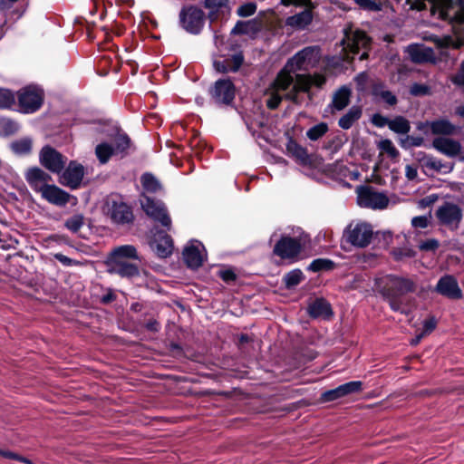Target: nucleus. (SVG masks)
Segmentation results:
<instances>
[{
  "mask_svg": "<svg viewBox=\"0 0 464 464\" xmlns=\"http://www.w3.org/2000/svg\"><path fill=\"white\" fill-rule=\"evenodd\" d=\"M320 59L321 50L317 46L305 47L288 59L266 91V106L276 109L284 99L295 102L299 92H306L312 86L322 87L326 82L324 74L297 73L314 68Z\"/></svg>",
  "mask_w": 464,
  "mask_h": 464,
  "instance_id": "obj_1",
  "label": "nucleus"
},
{
  "mask_svg": "<svg viewBox=\"0 0 464 464\" xmlns=\"http://www.w3.org/2000/svg\"><path fill=\"white\" fill-rule=\"evenodd\" d=\"M374 286L376 291L389 300L390 305L394 311H400L401 309V305L398 302L400 296L415 291V284L413 281L392 275L377 277Z\"/></svg>",
  "mask_w": 464,
  "mask_h": 464,
  "instance_id": "obj_2",
  "label": "nucleus"
},
{
  "mask_svg": "<svg viewBox=\"0 0 464 464\" xmlns=\"http://www.w3.org/2000/svg\"><path fill=\"white\" fill-rule=\"evenodd\" d=\"M374 235L371 223L362 220L352 221L343 230V241L357 248L367 247Z\"/></svg>",
  "mask_w": 464,
  "mask_h": 464,
  "instance_id": "obj_3",
  "label": "nucleus"
},
{
  "mask_svg": "<svg viewBox=\"0 0 464 464\" xmlns=\"http://www.w3.org/2000/svg\"><path fill=\"white\" fill-rule=\"evenodd\" d=\"M430 13L434 17L450 24H464V0H429Z\"/></svg>",
  "mask_w": 464,
  "mask_h": 464,
  "instance_id": "obj_4",
  "label": "nucleus"
},
{
  "mask_svg": "<svg viewBox=\"0 0 464 464\" xmlns=\"http://www.w3.org/2000/svg\"><path fill=\"white\" fill-rule=\"evenodd\" d=\"M285 6H299L304 9L294 15L288 16L285 20V25L295 30L305 29L313 21L314 5L311 0H281Z\"/></svg>",
  "mask_w": 464,
  "mask_h": 464,
  "instance_id": "obj_5",
  "label": "nucleus"
},
{
  "mask_svg": "<svg viewBox=\"0 0 464 464\" xmlns=\"http://www.w3.org/2000/svg\"><path fill=\"white\" fill-rule=\"evenodd\" d=\"M344 38L342 41L343 45V50L346 53V56H349V53L353 55L358 54L360 50L362 51L360 60H364L368 57V46L370 44V40L364 32L360 30H345L344 31ZM348 59V57H346Z\"/></svg>",
  "mask_w": 464,
  "mask_h": 464,
  "instance_id": "obj_6",
  "label": "nucleus"
},
{
  "mask_svg": "<svg viewBox=\"0 0 464 464\" xmlns=\"http://www.w3.org/2000/svg\"><path fill=\"white\" fill-rule=\"evenodd\" d=\"M44 101V92L36 86H27L18 92L20 111L33 113L40 109Z\"/></svg>",
  "mask_w": 464,
  "mask_h": 464,
  "instance_id": "obj_7",
  "label": "nucleus"
},
{
  "mask_svg": "<svg viewBox=\"0 0 464 464\" xmlns=\"http://www.w3.org/2000/svg\"><path fill=\"white\" fill-rule=\"evenodd\" d=\"M357 202L362 208L384 209L389 205L386 194L369 187H362L357 190Z\"/></svg>",
  "mask_w": 464,
  "mask_h": 464,
  "instance_id": "obj_8",
  "label": "nucleus"
},
{
  "mask_svg": "<svg viewBox=\"0 0 464 464\" xmlns=\"http://www.w3.org/2000/svg\"><path fill=\"white\" fill-rule=\"evenodd\" d=\"M179 21L187 32L197 34L203 27L204 13L195 6L184 7L179 13Z\"/></svg>",
  "mask_w": 464,
  "mask_h": 464,
  "instance_id": "obj_9",
  "label": "nucleus"
},
{
  "mask_svg": "<svg viewBox=\"0 0 464 464\" xmlns=\"http://www.w3.org/2000/svg\"><path fill=\"white\" fill-rule=\"evenodd\" d=\"M301 249L302 242L300 238L282 236L274 246V253L282 259L295 261Z\"/></svg>",
  "mask_w": 464,
  "mask_h": 464,
  "instance_id": "obj_10",
  "label": "nucleus"
},
{
  "mask_svg": "<svg viewBox=\"0 0 464 464\" xmlns=\"http://www.w3.org/2000/svg\"><path fill=\"white\" fill-rule=\"evenodd\" d=\"M141 208L146 214L153 218L155 221L160 222L163 227L169 228L171 226V219L164 204L159 200H154L149 197H144L140 200Z\"/></svg>",
  "mask_w": 464,
  "mask_h": 464,
  "instance_id": "obj_11",
  "label": "nucleus"
},
{
  "mask_svg": "<svg viewBox=\"0 0 464 464\" xmlns=\"http://www.w3.org/2000/svg\"><path fill=\"white\" fill-rule=\"evenodd\" d=\"M436 217L440 224L455 229L462 218V210L457 204L445 202L438 208Z\"/></svg>",
  "mask_w": 464,
  "mask_h": 464,
  "instance_id": "obj_12",
  "label": "nucleus"
},
{
  "mask_svg": "<svg viewBox=\"0 0 464 464\" xmlns=\"http://www.w3.org/2000/svg\"><path fill=\"white\" fill-rule=\"evenodd\" d=\"M39 161L43 167L53 173H60L65 166V158L51 146H44L39 153Z\"/></svg>",
  "mask_w": 464,
  "mask_h": 464,
  "instance_id": "obj_13",
  "label": "nucleus"
},
{
  "mask_svg": "<svg viewBox=\"0 0 464 464\" xmlns=\"http://www.w3.org/2000/svg\"><path fill=\"white\" fill-rule=\"evenodd\" d=\"M107 214L112 222L119 225L129 224L133 219L130 208L122 200H109L107 203Z\"/></svg>",
  "mask_w": 464,
  "mask_h": 464,
  "instance_id": "obj_14",
  "label": "nucleus"
},
{
  "mask_svg": "<svg viewBox=\"0 0 464 464\" xmlns=\"http://www.w3.org/2000/svg\"><path fill=\"white\" fill-rule=\"evenodd\" d=\"M206 257L204 246L197 240H192L183 250V258L190 268H198Z\"/></svg>",
  "mask_w": 464,
  "mask_h": 464,
  "instance_id": "obj_15",
  "label": "nucleus"
},
{
  "mask_svg": "<svg viewBox=\"0 0 464 464\" xmlns=\"http://www.w3.org/2000/svg\"><path fill=\"white\" fill-rule=\"evenodd\" d=\"M405 53L414 63H435L436 55L432 48L422 44H411L405 48Z\"/></svg>",
  "mask_w": 464,
  "mask_h": 464,
  "instance_id": "obj_16",
  "label": "nucleus"
},
{
  "mask_svg": "<svg viewBox=\"0 0 464 464\" xmlns=\"http://www.w3.org/2000/svg\"><path fill=\"white\" fill-rule=\"evenodd\" d=\"M83 176V166L75 161H71L61 176V183L72 189H75L80 187Z\"/></svg>",
  "mask_w": 464,
  "mask_h": 464,
  "instance_id": "obj_17",
  "label": "nucleus"
},
{
  "mask_svg": "<svg viewBox=\"0 0 464 464\" xmlns=\"http://www.w3.org/2000/svg\"><path fill=\"white\" fill-rule=\"evenodd\" d=\"M211 95L217 102L228 104L235 97V86L229 79L218 80L211 90Z\"/></svg>",
  "mask_w": 464,
  "mask_h": 464,
  "instance_id": "obj_18",
  "label": "nucleus"
},
{
  "mask_svg": "<svg viewBox=\"0 0 464 464\" xmlns=\"http://www.w3.org/2000/svg\"><path fill=\"white\" fill-rule=\"evenodd\" d=\"M40 194L44 200L58 207H64L72 199L76 201L73 196L55 185H48Z\"/></svg>",
  "mask_w": 464,
  "mask_h": 464,
  "instance_id": "obj_19",
  "label": "nucleus"
},
{
  "mask_svg": "<svg viewBox=\"0 0 464 464\" xmlns=\"http://www.w3.org/2000/svg\"><path fill=\"white\" fill-rule=\"evenodd\" d=\"M24 178L32 189L38 193H41L52 179L48 173L37 167L28 169Z\"/></svg>",
  "mask_w": 464,
  "mask_h": 464,
  "instance_id": "obj_20",
  "label": "nucleus"
},
{
  "mask_svg": "<svg viewBox=\"0 0 464 464\" xmlns=\"http://www.w3.org/2000/svg\"><path fill=\"white\" fill-rule=\"evenodd\" d=\"M418 129L423 131L425 134L428 133L430 129L433 135H451L456 130V126L446 119H440L432 121H426L420 123Z\"/></svg>",
  "mask_w": 464,
  "mask_h": 464,
  "instance_id": "obj_21",
  "label": "nucleus"
},
{
  "mask_svg": "<svg viewBox=\"0 0 464 464\" xmlns=\"http://www.w3.org/2000/svg\"><path fill=\"white\" fill-rule=\"evenodd\" d=\"M108 272L121 277L133 278L140 275L138 267L127 261H107Z\"/></svg>",
  "mask_w": 464,
  "mask_h": 464,
  "instance_id": "obj_22",
  "label": "nucleus"
},
{
  "mask_svg": "<svg viewBox=\"0 0 464 464\" xmlns=\"http://www.w3.org/2000/svg\"><path fill=\"white\" fill-rule=\"evenodd\" d=\"M436 290L440 295L451 299L461 297V290L459 287L458 282L451 276L441 277L437 284Z\"/></svg>",
  "mask_w": 464,
  "mask_h": 464,
  "instance_id": "obj_23",
  "label": "nucleus"
},
{
  "mask_svg": "<svg viewBox=\"0 0 464 464\" xmlns=\"http://www.w3.org/2000/svg\"><path fill=\"white\" fill-rule=\"evenodd\" d=\"M432 147L448 157H455L461 152L460 143L450 138H435L432 141Z\"/></svg>",
  "mask_w": 464,
  "mask_h": 464,
  "instance_id": "obj_24",
  "label": "nucleus"
},
{
  "mask_svg": "<svg viewBox=\"0 0 464 464\" xmlns=\"http://www.w3.org/2000/svg\"><path fill=\"white\" fill-rule=\"evenodd\" d=\"M151 247L160 257H167L173 250L172 240L169 236L160 232L155 236Z\"/></svg>",
  "mask_w": 464,
  "mask_h": 464,
  "instance_id": "obj_25",
  "label": "nucleus"
},
{
  "mask_svg": "<svg viewBox=\"0 0 464 464\" xmlns=\"http://www.w3.org/2000/svg\"><path fill=\"white\" fill-rule=\"evenodd\" d=\"M263 27L261 20L251 19L248 21H238L231 33L234 34H247L250 36L255 35Z\"/></svg>",
  "mask_w": 464,
  "mask_h": 464,
  "instance_id": "obj_26",
  "label": "nucleus"
},
{
  "mask_svg": "<svg viewBox=\"0 0 464 464\" xmlns=\"http://www.w3.org/2000/svg\"><path fill=\"white\" fill-rule=\"evenodd\" d=\"M362 111L360 106H352L349 111L339 119V127L343 130H349L362 117Z\"/></svg>",
  "mask_w": 464,
  "mask_h": 464,
  "instance_id": "obj_27",
  "label": "nucleus"
},
{
  "mask_svg": "<svg viewBox=\"0 0 464 464\" xmlns=\"http://www.w3.org/2000/svg\"><path fill=\"white\" fill-rule=\"evenodd\" d=\"M351 93V89L347 86L339 88L333 96L332 104L334 108L337 111L344 109L350 102Z\"/></svg>",
  "mask_w": 464,
  "mask_h": 464,
  "instance_id": "obj_28",
  "label": "nucleus"
},
{
  "mask_svg": "<svg viewBox=\"0 0 464 464\" xmlns=\"http://www.w3.org/2000/svg\"><path fill=\"white\" fill-rule=\"evenodd\" d=\"M124 258H138L136 248L133 246L124 245L114 248L108 260L125 261Z\"/></svg>",
  "mask_w": 464,
  "mask_h": 464,
  "instance_id": "obj_29",
  "label": "nucleus"
},
{
  "mask_svg": "<svg viewBox=\"0 0 464 464\" xmlns=\"http://www.w3.org/2000/svg\"><path fill=\"white\" fill-rule=\"evenodd\" d=\"M33 148V140L30 137H23L10 143V149L18 156L28 155Z\"/></svg>",
  "mask_w": 464,
  "mask_h": 464,
  "instance_id": "obj_30",
  "label": "nucleus"
},
{
  "mask_svg": "<svg viewBox=\"0 0 464 464\" xmlns=\"http://www.w3.org/2000/svg\"><path fill=\"white\" fill-rule=\"evenodd\" d=\"M309 314L313 317L324 316L332 314L330 304L324 299H316L308 308Z\"/></svg>",
  "mask_w": 464,
  "mask_h": 464,
  "instance_id": "obj_31",
  "label": "nucleus"
},
{
  "mask_svg": "<svg viewBox=\"0 0 464 464\" xmlns=\"http://www.w3.org/2000/svg\"><path fill=\"white\" fill-rule=\"evenodd\" d=\"M286 150L289 155L294 157L297 161L302 164H307L309 156L304 148L297 144L295 140H289L286 144Z\"/></svg>",
  "mask_w": 464,
  "mask_h": 464,
  "instance_id": "obj_32",
  "label": "nucleus"
},
{
  "mask_svg": "<svg viewBox=\"0 0 464 464\" xmlns=\"http://www.w3.org/2000/svg\"><path fill=\"white\" fill-rule=\"evenodd\" d=\"M205 6L210 10L208 16L211 21L218 17V14L228 11L227 0H206Z\"/></svg>",
  "mask_w": 464,
  "mask_h": 464,
  "instance_id": "obj_33",
  "label": "nucleus"
},
{
  "mask_svg": "<svg viewBox=\"0 0 464 464\" xmlns=\"http://www.w3.org/2000/svg\"><path fill=\"white\" fill-rule=\"evenodd\" d=\"M389 129L399 134H406L411 130L410 121L402 116H397L390 121Z\"/></svg>",
  "mask_w": 464,
  "mask_h": 464,
  "instance_id": "obj_34",
  "label": "nucleus"
},
{
  "mask_svg": "<svg viewBox=\"0 0 464 464\" xmlns=\"http://www.w3.org/2000/svg\"><path fill=\"white\" fill-rule=\"evenodd\" d=\"M95 154L102 164H105L110 160L111 156L116 154L112 146L109 143L103 142L97 145Z\"/></svg>",
  "mask_w": 464,
  "mask_h": 464,
  "instance_id": "obj_35",
  "label": "nucleus"
},
{
  "mask_svg": "<svg viewBox=\"0 0 464 464\" xmlns=\"http://www.w3.org/2000/svg\"><path fill=\"white\" fill-rule=\"evenodd\" d=\"M141 185L144 190L155 193L161 188L159 180L151 174L145 173L140 178Z\"/></svg>",
  "mask_w": 464,
  "mask_h": 464,
  "instance_id": "obj_36",
  "label": "nucleus"
},
{
  "mask_svg": "<svg viewBox=\"0 0 464 464\" xmlns=\"http://www.w3.org/2000/svg\"><path fill=\"white\" fill-rule=\"evenodd\" d=\"M430 40L434 42L439 47H459L460 45H464V36L455 41L451 36L439 37L432 35L430 37Z\"/></svg>",
  "mask_w": 464,
  "mask_h": 464,
  "instance_id": "obj_37",
  "label": "nucleus"
},
{
  "mask_svg": "<svg viewBox=\"0 0 464 464\" xmlns=\"http://www.w3.org/2000/svg\"><path fill=\"white\" fill-rule=\"evenodd\" d=\"M19 125L17 122L8 119L0 118V136L6 137L17 132Z\"/></svg>",
  "mask_w": 464,
  "mask_h": 464,
  "instance_id": "obj_38",
  "label": "nucleus"
},
{
  "mask_svg": "<svg viewBox=\"0 0 464 464\" xmlns=\"http://www.w3.org/2000/svg\"><path fill=\"white\" fill-rule=\"evenodd\" d=\"M362 9L366 11L378 12L382 10L386 1L385 0H354Z\"/></svg>",
  "mask_w": 464,
  "mask_h": 464,
  "instance_id": "obj_39",
  "label": "nucleus"
},
{
  "mask_svg": "<svg viewBox=\"0 0 464 464\" xmlns=\"http://www.w3.org/2000/svg\"><path fill=\"white\" fill-rule=\"evenodd\" d=\"M304 276L301 270L295 269L287 273L285 277V283L287 288H292L304 280Z\"/></svg>",
  "mask_w": 464,
  "mask_h": 464,
  "instance_id": "obj_40",
  "label": "nucleus"
},
{
  "mask_svg": "<svg viewBox=\"0 0 464 464\" xmlns=\"http://www.w3.org/2000/svg\"><path fill=\"white\" fill-rule=\"evenodd\" d=\"M328 131V125L321 122L310 128L306 131V136L311 140H317L322 138Z\"/></svg>",
  "mask_w": 464,
  "mask_h": 464,
  "instance_id": "obj_41",
  "label": "nucleus"
},
{
  "mask_svg": "<svg viewBox=\"0 0 464 464\" xmlns=\"http://www.w3.org/2000/svg\"><path fill=\"white\" fill-rule=\"evenodd\" d=\"M339 387L341 394H343V396L344 397L349 394L360 392L362 389V382L360 381H353L339 385Z\"/></svg>",
  "mask_w": 464,
  "mask_h": 464,
  "instance_id": "obj_42",
  "label": "nucleus"
},
{
  "mask_svg": "<svg viewBox=\"0 0 464 464\" xmlns=\"http://www.w3.org/2000/svg\"><path fill=\"white\" fill-rule=\"evenodd\" d=\"M374 94L380 97L385 103L389 105H394L397 102L396 96L388 90L383 89L382 86H376L374 88Z\"/></svg>",
  "mask_w": 464,
  "mask_h": 464,
  "instance_id": "obj_43",
  "label": "nucleus"
},
{
  "mask_svg": "<svg viewBox=\"0 0 464 464\" xmlns=\"http://www.w3.org/2000/svg\"><path fill=\"white\" fill-rule=\"evenodd\" d=\"M15 97L8 89L0 88V109H8L14 104Z\"/></svg>",
  "mask_w": 464,
  "mask_h": 464,
  "instance_id": "obj_44",
  "label": "nucleus"
},
{
  "mask_svg": "<svg viewBox=\"0 0 464 464\" xmlns=\"http://www.w3.org/2000/svg\"><path fill=\"white\" fill-rule=\"evenodd\" d=\"M65 227L72 233H76L83 226V216L77 214L68 219L64 223Z\"/></svg>",
  "mask_w": 464,
  "mask_h": 464,
  "instance_id": "obj_45",
  "label": "nucleus"
},
{
  "mask_svg": "<svg viewBox=\"0 0 464 464\" xmlns=\"http://www.w3.org/2000/svg\"><path fill=\"white\" fill-rule=\"evenodd\" d=\"M333 266V262L328 259H315L308 266L309 270L314 272L321 271V270H328Z\"/></svg>",
  "mask_w": 464,
  "mask_h": 464,
  "instance_id": "obj_46",
  "label": "nucleus"
},
{
  "mask_svg": "<svg viewBox=\"0 0 464 464\" xmlns=\"http://www.w3.org/2000/svg\"><path fill=\"white\" fill-rule=\"evenodd\" d=\"M379 149L387 153L391 158H396L399 155V151L390 140H383L379 142Z\"/></svg>",
  "mask_w": 464,
  "mask_h": 464,
  "instance_id": "obj_47",
  "label": "nucleus"
},
{
  "mask_svg": "<svg viewBox=\"0 0 464 464\" xmlns=\"http://www.w3.org/2000/svg\"><path fill=\"white\" fill-rule=\"evenodd\" d=\"M130 147V139L126 135H118L113 147L115 153H122Z\"/></svg>",
  "mask_w": 464,
  "mask_h": 464,
  "instance_id": "obj_48",
  "label": "nucleus"
},
{
  "mask_svg": "<svg viewBox=\"0 0 464 464\" xmlns=\"http://www.w3.org/2000/svg\"><path fill=\"white\" fill-rule=\"evenodd\" d=\"M256 11V5L253 2H248L240 5L237 14L241 17H247L254 14Z\"/></svg>",
  "mask_w": 464,
  "mask_h": 464,
  "instance_id": "obj_49",
  "label": "nucleus"
},
{
  "mask_svg": "<svg viewBox=\"0 0 464 464\" xmlns=\"http://www.w3.org/2000/svg\"><path fill=\"white\" fill-rule=\"evenodd\" d=\"M53 256L57 261H59L61 264H63L65 266H77L82 265V263L81 261L72 259L61 253H56L53 255Z\"/></svg>",
  "mask_w": 464,
  "mask_h": 464,
  "instance_id": "obj_50",
  "label": "nucleus"
},
{
  "mask_svg": "<svg viewBox=\"0 0 464 464\" xmlns=\"http://www.w3.org/2000/svg\"><path fill=\"white\" fill-rule=\"evenodd\" d=\"M396 259L413 257L416 252L411 247H402L393 251Z\"/></svg>",
  "mask_w": 464,
  "mask_h": 464,
  "instance_id": "obj_51",
  "label": "nucleus"
},
{
  "mask_svg": "<svg viewBox=\"0 0 464 464\" xmlns=\"http://www.w3.org/2000/svg\"><path fill=\"white\" fill-rule=\"evenodd\" d=\"M342 397L343 396V394H341L339 386L336 387L335 389L326 391L322 394V400L324 401H332Z\"/></svg>",
  "mask_w": 464,
  "mask_h": 464,
  "instance_id": "obj_52",
  "label": "nucleus"
},
{
  "mask_svg": "<svg viewBox=\"0 0 464 464\" xmlns=\"http://www.w3.org/2000/svg\"><path fill=\"white\" fill-rule=\"evenodd\" d=\"M439 241L434 238H430L422 241L419 245V248L423 251H434L439 247Z\"/></svg>",
  "mask_w": 464,
  "mask_h": 464,
  "instance_id": "obj_53",
  "label": "nucleus"
},
{
  "mask_svg": "<svg viewBox=\"0 0 464 464\" xmlns=\"http://www.w3.org/2000/svg\"><path fill=\"white\" fill-rule=\"evenodd\" d=\"M214 67L219 72H227L231 71L230 60H216L214 61Z\"/></svg>",
  "mask_w": 464,
  "mask_h": 464,
  "instance_id": "obj_54",
  "label": "nucleus"
},
{
  "mask_svg": "<svg viewBox=\"0 0 464 464\" xmlns=\"http://www.w3.org/2000/svg\"><path fill=\"white\" fill-rule=\"evenodd\" d=\"M390 121L391 120L381 114H374L372 118V124L380 128H382L384 126L390 127Z\"/></svg>",
  "mask_w": 464,
  "mask_h": 464,
  "instance_id": "obj_55",
  "label": "nucleus"
},
{
  "mask_svg": "<svg viewBox=\"0 0 464 464\" xmlns=\"http://www.w3.org/2000/svg\"><path fill=\"white\" fill-rule=\"evenodd\" d=\"M429 92H430L429 87L426 85H423V84L415 83L411 87V93L415 96L426 95L429 93Z\"/></svg>",
  "mask_w": 464,
  "mask_h": 464,
  "instance_id": "obj_56",
  "label": "nucleus"
},
{
  "mask_svg": "<svg viewBox=\"0 0 464 464\" xmlns=\"http://www.w3.org/2000/svg\"><path fill=\"white\" fill-rule=\"evenodd\" d=\"M428 218L426 216H418L411 219V225L414 227L425 228L428 227Z\"/></svg>",
  "mask_w": 464,
  "mask_h": 464,
  "instance_id": "obj_57",
  "label": "nucleus"
},
{
  "mask_svg": "<svg viewBox=\"0 0 464 464\" xmlns=\"http://www.w3.org/2000/svg\"><path fill=\"white\" fill-rule=\"evenodd\" d=\"M436 327V322L433 318L426 320L423 324V331L421 332L424 335L431 333Z\"/></svg>",
  "mask_w": 464,
  "mask_h": 464,
  "instance_id": "obj_58",
  "label": "nucleus"
},
{
  "mask_svg": "<svg viewBox=\"0 0 464 464\" xmlns=\"http://www.w3.org/2000/svg\"><path fill=\"white\" fill-rule=\"evenodd\" d=\"M243 57L240 54H236L230 60L231 71L236 72L242 64Z\"/></svg>",
  "mask_w": 464,
  "mask_h": 464,
  "instance_id": "obj_59",
  "label": "nucleus"
},
{
  "mask_svg": "<svg viewBox=\"0 0 464 464\" xmlns=\"http://www.w3.org/2000/svg\"><path fill=\"white\" fill-rule=\"evenodd\" d=\"M219 276L226 282L233 281L236 278L235 273L229 269L221 270Z\"/></svg>",
  "mask_w": 464,
  "mask_h": 464,
  "instance_id": "obj_60",
  "label": "nucleus"
},
{
  "mask_svg": "<svg viewBox=\"0 0 464 464\" xmlns=\"http://www.w3.org/2000/svg\"><path fill=\"white\" fill-rule=\"evenodd\" d=\"M418 175L417 168L412 165H407L405 167V176L408 179L412 180L414 179Z\"/></svg>",
  "mask_w": 464,
  "mask_h": 464,
  "instance_id": "obj_61",
  "label": "nucleus"
},
{
  "mask_svg": "<svg viewBox=\"0 0 464 464\" xmlns=\"http://www.w3.org/2000/svg\"><path fill=\"white\" fill-rule=\"evenodd\" d=\"M454 83L464 86V62L461 64L460 71L453 78Z\"/></svg>",
  "mask_w": 464,
  "mask_h": 464,
  "instance_id": "obj_62",
  "label": "nucleus"
},
{
  "mask_svg": "<svg viewBox=\"0 0 464 464\" xmlns=\"http://www.w3.org/2000/svg\"><path fill=\"white\" fill-rule=\"evenodd\" d=\"M426 166L430 167L433 169L440 170L442 167V164L440 160H438L436 159L429 158V159H427Z\"/></svg>",
  "mask_w": 464,
  "mask_h": 464,
  "instance_id": "obj_63",
  "label": "nucleus"
},
{
  "mask_svg": "<svg viewBox=\"0 0 464 464\" xmlns=\"http://www.w3.org/2000/svg\"><path fill=\"white\" fill-rule=\"evenodd\" d=\"M17 0H0V9L10 8Z\"/></svg>",
  "mask_w": 464,
  "mask_h": 464,
  "instance_id": "obj_64",
  "label": "nucleus"
}]
</instances>
